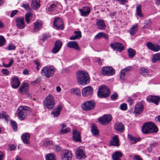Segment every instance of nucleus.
Masks as SVG:
<instances>
[{"label":"nucleus","instance_id":"nucleus-1","mask_svg":"<svg viewBox=\"0 0 160 160\" xmlns=\"http://www.w3.org/2000/svg\"><path fill=\"white\" fill-rule=\"evenodd\" d=\"M142 131L145 134L157 132L158 129L155 124L152 122H146L142 126Z\"/></svg>","mask_w":160,"mask_h":160},{"label":"nucleus","instance_id":"nucleus-2","mask_svg":"<svg viewBox=\"0 0 160 160\" xmlns=\"http://www.w3.org/2000/svg\"><path fill=\"white\" fill-rule=\"evenodd\" d=\"M30 112V108L27 106H20L18 107V113L21 120H24Z\"/></svg>","mask_w":160,"mask_h":160},{"label":"nucleus","instance_id":"nucleus-3","mask_svg":"<svg viewBox=\"0 0 160 160\" xmlns=\"http://www.w3.org/2000/svg\"><path fill=\"white\" fill-rule=\"evenodd\" d=\"M110 93L109 88L105 85L100 86L97 92V95L99 98H106Z\"/></svg>","mask_w":160,"mask_h":160},{"label":"nucleus","instance_id":"nucleus-4","mask_svg":"<svg viewBox=\"0 0 160 160\" xmlns=\"http://www.w3.org/2000/svg\"><path fill=\"white\" fill-rule=\"evenodd\" d=\"M43 103L44 106L48 109H52L55 104L53 96L51 94H49L43 101Z\"/></svg>","mask_w":160,"mask_h":160},{"label":"nucleus","instance_id":"nucleus-5","mask_svg":"<svg viewBox=\"0 0 160 160\" xmlns=\"http://www.w3.org/2000/svg\"><path fill=\"white\" fill-rule=\"evenodd\" d=\"M55 69L51 67H44L42 70L41 74L43 76L49 78L53 76Z\"/></svg>","mask_w":160,"mask_h":160},{"label":"nucleus","instance_id":"nucleus-6","mask_svg":"<svg viewBox=\"0 0 160 160\" xmlns=\"http://www.w3.org/2000/svg\"><path fill=\"white\" fill-rule=\"evenodd\" d=\"M115 73V70L111 67H103L101 70V73L104 76H112Z\"/></svg>","mask_w":160,"mask_h":160},{"label":"nucleus","instance_id":"nucleus-7","mask_svg":"<svg viewBox=\"0 0 160 160\" xmlns=\"http://www.w3.org/2000/svg\"><path fill=\"white\" fill-rule=\"evenodd\" d=\"M90 78L86 72L81 70V84L85 85L89 82Z\"/></svg>","mask_w":160,"mask_h":160},{"label":"nucleus","instance_id":"nucleus-8","mask_svg":"<svg viewBox=\"0 0 160 160\" xmlns=\"http://www.w3.org/2000/svg\"><path fill=\"white\" fill-rule=\"evenodd\" d=\"M96 105L95 102L93 101L86 102L82 105V108L85 111H88L93 109Z\"/></svg>","mask_w":160,"mask_h":160},{"label":"nucleus","instance_id":"nucleus-9","mask_svg":"<svg viewBox=\"0 0 160 160\" xmlns=\"http://www.w3.org/2000/svg\"><path fill=\"white\" fill-rule=\"evenodd\" d=\"M110 46L114 50L121 52L124 49L123 44L118 42H114L111 43Z\"/></svg>","mask_w":160,"mask_h":160},{"label":"nucleus","instance_id":"nucleus-10","mask_svg":"<svg viewBox=\"0 0 160 160\" xmlns=\"http://www.w3.org/2000/svg\"><path fill=\"white\" fill-rule=\"evenodd\" d=\"M53 26L58 30H63L64 28L63 23L62 20L58 17L55 18L53 22Z\"/></svg>","mask_w":160,"mask_h":160},{"label":"nucleus","instance_id":"nucleus-11","mask_svg":"<svg viewBox=\"0 0 160 160\" xmlns=\"http://www.w3.org/2000/svg\"><path fill=\"white\" fill-rule=\"evenodd\" d=\"M93 88L91 86H88L84 88L82 90V95L83 97H90L91 96L93 93Z\"/></svg>","mask_w":160,"mask_h":160},{"label":"nucleus","instance_id":"nucleus-12","mask_svg":"<svg viewBox=\"0 0 160 160\" xmlns=\"http://www.w3.org/2000/svg\"><path fill=\"white\" fill-rule=\"evenodd\" d=\"M112 120V117L110 115H104L103 117L99 118L98 121L100 123L105 125L108 124Z\"/></svg>","mask_w":160,"mask_h":160},{"label":"nucleus","instance_id":"nucleus-13","mask_svg":"<svg viewBox=\"0 0 160 160\" xmlns=\"http://www.w3.org/2000/svg\"><path fill=\"white\" fill-rule=\"evenodd\" d=\"M29 88V85L27 83H23L22 84L21 86L18 89L20 93L22 94H27L28 93Z\"/></svg>","mask_w":160,"mask_h":160},{"label":"nucleus","instance_id":"nucleus-14","mask_svg":"<svg viewBox=\"0 0 160 160\" xmlns=\"http://www.w3.org/2000/svg\"><path fill=\"white\" fill-rule=\"evenodd\" d=\"M144 110V106L142 103L139 102L137 103L134 107V113L139 115Z\"/></svg>","mask_w":160,"mask_h":160},{"label":"nucleus","instance_id":"nucleus-15","mask_svg":"<svg viewBox=\"0 0 160 160\" xmlns=\"http://www.w3.org/2000/svg\"><path fill=\"white\" fill-rule=\"evenodd\" d=\"M62 44V42L60 40H56L55 42L54 47L52 49V52L54 54L58 53L61 49Z\"/></svg>","mask_w":160,"mask_h":160},{"label":"nucleus","instance_id":"nucleus-16","mask_svg":"<svg viewBox=\"0 0 160 160\" xmlns=\"http://www.w3.org/2000/svg\"><path fill=\"white\" fill-rule=\"evenodd\" d=\"M16 24L19 29H22L25 27L24 19L23 18H17L16 19Z\"/></svg>","mask_w":160,"mask_h":160},{"label":"nucleus","instance_id":"nucleus-17","mask_svg":"<svg viewBox=\"0 0 160 160\" xmlns=\"http://www.w3.org/2000/svg\"><path fill=\"white\" fill-rule=\"evenodd\" d=\"M20 84L18 78L17 76H14L12 78L11 84L12 87L14 88H17L19 86Z\"/></svg>","mask_w":160,"mask_h":160},{"label":"nucleus","instance_id":"nucleus-18","mask_svg":"<svg viewBox=\"0 0 160 160\" xmlns=\"http://www.w3.org/2000/svg\"><path fill=\"white\" fill-rule=\"evenodd\" d=\"M160 100V97L158 96H149L147 98V100L148 102H153L157 105Z\"/></svg>","mask_w":160,"mask_h":160},{"label":"nucleus","instance_id":"nucleus-19","mask_svg":"<svg viewBox=\"0 0 160 160\" xmlns=\"http://www.w3.org/2000/svg\"><path fill=\"white\" fill-rule=\"evenodd\" d=\"M43 23L41 21L38 20L34 23L33 31L34 32H38L42 28Z\"/></svg>","mask_w":160,"mask_h":160},{"label":"nucleus","instance_id":"nucleus-20","mask_svg":"<svg viewBox=\"0 0 160 160\" xmlns=\"http://www.w3.org/2000/svg\"><path fill=\"white\" fill-rule=\"evenodd\" d=\"M147 47L154 52L158 51L160 49V46L153 44L151 42H148L146 44Z\"/></svg>","mask_w":160,"mask_h":160},{"label":"nucleus","instance_id":"nucleus-21","mask_svg":"<svg viewBox=\"0 0 160 160\" xmlns=\"http://www.w3.org/2000/svg\"><path fill=\"white\" fill-rule=\"evenodd\" d=\"M21 138L25 144H28L30 143V134L29 133L26 132L23 134L21 136Z\"/></svg>","mask_w":160,"mask_h":160},{"label":"nucleus","instance_id":"nucleus-22","mask_svg":"<svg viewBox=\"0 0 160 160\" xmlns=\"http://www.w3.org/2000/svg\"><path fill=\"white\" fill-rule=\"evenodd\" d=\"M96 24L97 26V28L100 30L104 29L106 27L105 23L102 19H97Z\"/></svg>","mask_w":160,"mask_h":160},{"label":"nucleus","instance_id":"nucleus-23","mask_svg":"<svg viewBox=\"0 0 160 160\" xmlns=\"http://www.w3.org/2000/svg\"><path fill=\"white\" fill-rule=\"evenodd\" d=\"M119 139L118 138V135H115L111 139L110 141V145L117 147H118L119 146Z\"/></svg>","mask_w":160,"mask_h":160},{"label":"nucleus","instance_id":"nucleus-24","mask_svg":"<svg viewBox=\"0 0 160 160\" xmlns=\"http://www.w3.org/2000/svg\"><path fill=\"white\" fill-rule=\"evenodd\" d=\"M67 46L69 48H74L75 50H79V47L77 43L75 41H69L67 43Z\"/></svg>","mask_w":160,"mask_h":160},{"label":"nucleus","instance_id":"nucleus-25","mask_svg":"<svg viewBox=\"0 0 160 160\" xmlns=\"http://www.w3.org/2000/svg\"><path fill=\"white\" fill-rule=\"evenodd\" d=\"M123 155L122 153L120 151L115 152L112 155L113 160H121V158Z\"/></svg>","mask_w":160,"mask_h":160},{"label":"nucleus","instance_id":"nucleus-26","mask_svg":"<svg viewBox=\"0 0 160 160\" xmlns=\"http://www.w3.org/2000/svg\"><path fill=\"white\" fill-rule=\"evenodd\" d=\"M138 28V25L137 24L135 23L130 28L128 32L131 36H133L137 32Z\"/></svg>","mask_w":160,"mask_h":160},{"label":"nucleus","instance_id":"nucleus-27","mask_svg":"<svg viewBox=\"0 0 160 160\" xmlns=\"http://www.w3.org/2000/svg\"><path fill=\"white\" fill-rule=\"evenodd\" d=\"M62 109V107L61 105L58 106L57 108L53 110L51 112V114L53 116V117L58 116L60 114V112Z\"/></svg>","mask_w":160,"mask_h":160},{"label":"nucleus","instance_id":"nucleus-28","mask_svg":"<svg viewBox=\"0 0 160 160\" xmlns=\"http://www.w3.org/2000/svg\"><path fill=\"white\" fill-rule=\"evenodd\" d=\"M90 8L88 7H83L81 9V15L84 17H87L88 16L90 13Z\"/></svg>","mask_w":160,"mask_h":160},{"label":"nucleus","instance_id":"nucleus-29","mask_svg":"<svg viewBox=\"0 0 160 160\" xmlns=\"http://www.w3.org/2000/svg\"><path fill=\"white\" fill-rule=\"evenodd\" d=\"M72 158V154L71 151L68 150H65L62 157L63 160H69Z\"/></svg>","mask_w":160,"mask_h":160},{"label":"nucleus","instance_id":"nucleus-30","mask_svg":"<svg viewBox=\"0 0 160 160\" xmlns=\"http://www.w3.org/2000/svg\"><path fill=\"white\" fill-rule=\"evenodd\" d=\"M40 0H32L31 7L34 10H37L40 6Z\"/></svg>","mask_w":160,"mask_h":160},{"label":"nucleus","instance_id":"nucleus-31","mask_svg":"<svg viewBox=\"0 0 160 160\" xmlns=\"http://www.w3.org/2000/svg\"><path fill=\"white\" fill-rule=\"evenodd\" d=\"M114 128L117 131L122 132L123 131L124 127L122 123L117 122L115 124Z\"/></svg>","mask_w":160,"mask_h":160},{"label":"nucleus","instance_id":"nucleus-32","mask_svg":"<svg viewBox=\"0 0 160 160\" xmlns=\"http://www.w3.org/2000/svg\"><path fill=\"white\" fill-rule=\"evenodd\" d=\"M91 131L92 134L94 136H97L99 135V130L98 129L97 127L93 124L92 125Z\"/></svg>","mask_w":160,"mask_h":160},{"label":"nucleus","instance_id":"nucleus-33","mask_svg":"<svg viewBox=\"0 0 160 160\" xmlns=\"http://www.w3.org/2000/svg\"><path fill=\"white\" fill-rule=\"evenodd\" d=\"M73 138L74 140L76 142H80V134L78 133L76 130H73Z\"/></svg>","mask_w":160,"mask_h":160},{"label":"nucleus","instance_id":"nucleus-34","mask_svg":"<svg viewBox=\"0 0 160 160\" xmlns=\"http://www.w3.org/2000/svg\"><path fill=\"white\" fill-rule=\"evenodd\" d=\"M128 139L132 144H134L140 140V138H137L131 134L128 135Z\"/></svg>","mask_w":160,"mask_h":160},{"label":"nucleus","instance_id":"nucleus-35","mask_svg":"<svg viewBox=\"0 0 160 160\" xmlns=\"http://www.w3.org/2000/svg\"><path fill=\"white\" fill-rule=\"evenodd\" d=\"M103 37L106 39H107L108 38V35L105 33L103 32H100L98 33L95 36L94 38L95 39H98Z\"/></svg>","mask_w":160,"mask_h":160},{"label":"nucleus","instance_id":"nucleus-36","mask_svg":"<svg viewBox=\"0 0 160 160\" xmlns=\"http://www.w3.org/2000/svg\"><path fill=\"white\" fill-rule=\"evenodd\" d=\"M160 62V52L155 54L153 57L152 59V63Z\"/></svg>","mask_w":160,"mask_h":160},{"label":"nucleus","instance_id":"nucleus-37","mask_svg":"<svg viewBox=\"0 0 160 160\" xmlns=\"http://www.w3.org/2000/svg\"><path fill=\"white\" fill-rule=\"evenodd\" d=\"M136 51L133 49L129 48L128 49V55L130 58H133L136 54Z\"/></svg>","mask_w":160,"mask_h":160},{"label":"nucleus","instance_id":"nucleus-38","mask_svg":"<svg viewBox=\"0 0 160 160\" xmlns=\"http://www.w3.org/2000/svg\"><path fill=\"white\" fill-rule=\"evenodd\" d=\"M74 33L75 34L74 36H72L69 38L71 40H75L78 39L80 37V31H74Z\"/></svg>","mask_w":160,"mask_h":160},{"label":"nucleus","instance_id":"nucleus-39","mask_svg":"<svg viewBox=\"0 0 160 160\" xmlns=\"http://www.w3.org/2000/svg\"><path fill=\"white\" fill-rule=\"evenodd\" d=\"M46 160H55V156L53 153H49L46 155L45 157Z\"/></svg>","mask_w":160,"mask_h":160},{"label":"nucleus","instance_id":"nucleus-40","mask_svg":"<svg viewBox=\"0 0 160 160\" xmlns=\"http://www.w3.org/2000/svg\"><path fill=\"white\" fill-rule=\"evenodd\" d=\"M141 6L140 4H139L137 5L136 7V12L138 15L141 17L142 16V11H141Z\"/></svg>","mask_w":160,"mask_h":160},{"label":"nucleus","instance_id":"nucleus-41","mask_svg":"<svg viewBox=\"0 0 160 160\" xmlns=\"http://www.w3.org/2000/svg\"><path fill=\"white\" fill-rule=\"evenodd\" d=\"M32 16V13L30 12L27 13L25 15V21L28 23H29L30 19H31Z\"/></svg>","mask_w":160,"mask_h":160},{"label":"nucleus","instance_id":"nucleus-42","mask_svg":"<svg viewBox=\"0 0 160 160\" xmlns=\"http://www.w3.org/2000/svg\"><path fill=\"white\" fill-rule=\"evenodd\" d=\"M11 125L14 131H16L17 130V125L16 122L12 120H11Z\"/></svg>","mask_w":160,"mask_h":160},{"label":"nucleus","instance_id":"nucleus-43","mask_svg":"<svg viewBox=\"0 0 160 160\" xmlns=\"http://www.w3.org/2000/svg\"><path fill=\"white\" fill-rule=\"evenodd\" d=\"M79 89L78 88H72L70 91V93L75 94L77 95H79Z\"/></svg>","mask_w":160,"mask_h":160},{"label":"nucleus","instance_id":"nucleus-44","mask_svg":"<svg viewBox=\"0 0 160 160\" xmlns=\"http://www.w3.org/2000/svg\"><path fill=\"white\" fill-rule=\"evenodd\" d=\"M16 48V46L13 44H10L7 46L6 49L8 50H15Z\"/></svg>","mask_w":160,"mask_h":160},{"label":"nucleus","instance_id":"nucleus-45","mask_svg":"<svg viewBox=\"0 0 160 160\" xmlns=\"http://www.w3.org/2000/svg\"><path fill=\"white\" fill-rule=\"evenodd\" d=\"M75 153L76 155V158L80 159V147H78V148L76 149Z\"/></svg>","mask_w":160,"mask_h":160},{"label":"nucleus","instance_id":"nucleus-46","mask_svg":"<svg viewBox=\"0 0 160 160\" xmlns=\"http://www.w3.org/2000/svg\"><path fill=\"white\" fill-rule=\"evenodd\" d=\"M140 72L143 75H145L146 74L148 73V69L143 68H142L140 70Z\"/></svg>","mask_w":160,"mask_h":160},{"label":"nucleus","instance_id":"nucleus-47","mask_svg":"<svg viewBox=\"0 0 160 160\" xmlns=\"http://www.w3.org/2000/svg\"><path fill=\"white\" fill-rule=\"evenodd\" d=\"M69 129L68 128H66L65 129H61L59 132V133L64 134L68 133L69 132Z\"/></svg>","mask_w":160,"mask_h":160},{"label":"nucleus","instance_id":"nucleus-48","mask_svg":"<svg viewBox=\"0 0 160 160\" xmlns=\"http://www.w3.org/2000/svg\"><path fill=\"white\" fill-rule=\"evenodd\" d=\"M5 42V39L2 36H0V47L3 45Z\"/></svg>","mask_w":160,"mask_h":160},{"label":"nucleus","instance_id":"nucleus-49","mask_svg":"<svg viewBox=\"0 0 160 160\" xmlns=\"http://www.w3.org/2000/svg\"><path fill=\"white\" fill-rule=\"evenodd\" d=\"M51 36L49 34H44L42 36V39L43 42H44L47 39L50 37Z\"/></svg>","mask_w":160,"mask_h":160},{"label":"nucleus","instance_id":"nucleus-50","mask_svg":"<svg viewBox=\"0 0 160 160\" xmlns=\"http://www.w3.org/2000/svg\"><path fill=\"white\" fill-rule=\"evenodd\" d=\"M128 73H127L124 70H122L121 71L120 78L121 79H123L126 75H127Z\"/></svg>","mask_w":160,"mask_h":160},{"label":"nucleus","instance_id":"nucleus-51","mask_svg":"<svg viewBox=\"0 0 160 160\" xmlns=\"http://www.w3.org/2000/svg\"><path fill=\"white\" fill-rule=\"evenodd\" d=\"M127 101L129 105H132L134 102L132 98L131 97H128L127 99Z\"/></svg>","mask_w":160,"mask_h":160},{"label":"nucleus","instance_id":"nucleus-52","mask_svg":"<svg viewBox=\"0 0 160 160\" xmlns=\"http://www.w3.org/2000/svg\"><path fill=\"white\" fill-rule=\"evenodd\" d=\"M120 108L122 110H126L127 109V105L125 103H123L120 105Z\"/></svg>","mask_w":160,"mask_h":160},{"label":"nucleus","instance_id":"nucleus-53","mask_svg":"<svg viewBox=\"0 0 160 160\" xmlns=\"http://www.w3.org/2000/svg\"><path fill=\"white\" fill-rule=\"evenodd\" d=\"M57 7V5L54 4H52L48 8V10L49 11L51 12Z\"/></svg>","mask_w":160,"mask_h":160},{"label":"nucleus","instance_id":"nucleus-54","mask_svg":"<svg viewBox=\"0 0 160 160\" xmlns=\"http://www.w3.org/2000/svg\"><path fill=\"white\" fill-rule=\"evenodd\" d=\"M118 3L124 5L128 2V0H116Z\"/></svg>","mask_w":160,"mask_h":160},{"label":"nucleus","instance_id":"nucleus-55","mask_svg":"<svg viewBox=\"0 0 160 160\" xmlns=\"http://www.w3.org/2000/svg\"><path fill=\"white\" fill-rule=\"evenodd\" d=\"M110 97L112 100L115 101L117 98L118 95L117 93H115L113 94H112Z\"/></svg>","mask_w":160,"mask_h":160},{"label":"nucleus","instance_id":"nucleus-56","mask_svg":"<svg viewBox=\"0 0 160 160\" xmlns=\"http://www.w3.org/2000/svg\"><path fill=\"white\" fill-rule=\"evenodd\" d=\"M22 6L28 10H29L30 8L29 5L28 3L25 4L22 3Z\"/></svg>","mask_w":160,"mask_h":160},{"label":"nucleus","instance_id":"nucleus-57","mask_svg":"<svg viewBox=\"0 0 160 160\" xmlns=\"http://www.w3.org/2000/svg\"><path fill=\"white\" fill-rule=\"evenodd\" d=\"M76 77L79 83L80 82V71H78L76 73Z\"/></svg>","mask_w":160,"mask_h":160},{"label":"nucleus","instance_id":"nucleus-58","mask_svg":"<svg viewBox=\"0 0 160 160\" xmlns=\"http://www.w3.org/2000/svg\"><path fill=\"white\" fill-rule=\"evenodd\" d=\"M52 142L51 140L45 141L43 142V145L45 146L50 145L52 144Z\"/></svg>","mask_w":160,"mask_h":160},{"label":"nucleus","instance_id":"nucleus-59","mask_svg":"<svg viewBox=\"0 0 160 160\" xmlns=\"http://www.w3.org/2000/svg\"><path fill=\"white\" fill-rule=\"evenodd\" d=\"M13 62L14 61L12 59L10 60V62H9V63L8 64L5 65L4 66V67L6 68H9L12 65Z\"/></svg>","mask_w":160,"mask_h":160},{"label":"nucleus","instance_id":"nucleus-60","mask_svg":"<svg viewBox=\"0 0 160 160\" xmlns=\"http://www.w3.org/2000/svg\"><path fill=\"white\" fill-rule=\"evenodd\" d=\"M3 74L4 75H8L9 73V71L6 69H3L2 70Z\"/></svg>","mask_w":160,"mask_h":160},{"label":"nucleus","instance_id":"nucleus-61","mask_svg":"<svg viewBox=\"0 0 160 160\" xmlns=\"http://www.w3.org/2000/svg\"><path fill=\"white\" fill-rule=\"evenodd\" d=\"M133 159L134 160H143L141 157L138 155H135L133 157Z\"/></svg>","mask_w":160,"mask_h":160},{"label":"nucleus","instance_id":"nucleus-62","mask_svg":"<svg viewBox=\"0 0 160 160\" xmlns=\"http://www.w3.org/2000/svg\"><path fill=\"white\" fill-rule=\"evenodd\" d=\"M18 12L17 10H15L12 11L10 14V17H13L15 15H16Z\"/></svg>","mask_w":160,"mask_h":160},{"label":"nucleus","instance_id":"nucleus-63","mask_svg":"<svg viewBox=\"0 0 160 160\" xmlns=\"http://www.w3.org/2000/svg\"><path fill=\"white\" fill-rule=\"evenodd\" d=\"M86 157L84 152L81 149V159L82 158L84 159Z\"/></svg>","mask_w":160,"mask_h":160},{"label":"nucleus","instance_id":"nucleus-64","mask_svg":"<svg viewBox=\"0 0 160 160\" xmlns=\"http://www.w3.org/2000/svg\"><path fill=\"white\" fill-rule=\"evenodd\" d=\"M4 115L3 117V118H4L5 121L7 122H8V120L9 119V117L8 115L6 112L5 114H3Z\"/></svg>","mask_w":160,"mask_h":160}]
</instances>
